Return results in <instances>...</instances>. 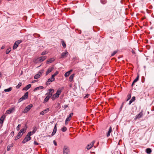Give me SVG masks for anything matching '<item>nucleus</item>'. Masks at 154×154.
I'll return each mask as SVG.
<instances>
[{
    "label": "nucleus",
    "instance_id": "obj_6",
    "mask_svg": "<svg viewBox=\"0 0 154 154\" xmlns=\"http://www.w3.org/2000/svg\"><path fill=\"white\" fill-rule=\"evenodd\" d=\"M143 116V113L142 112H140L139 114L137 115L134 118V120H136L137 119H139L142 117Z\"/></svg>",
    "mask_w": 154,
    "mask_h": 154
},
{
    "label": "nucleus",
    "instance_id": "obj_59",
    "mask_svg": "<svg viewBox=\"0 0 154 154\" xmlns=\"http://www.w3.org/2000/svg\"><path fill=\"white\" fill-rule=\"evenodd\" d=\"M14 131H12L11 132V135H14Z\"/></svg>",
    "mask_w": 154,
    "mask_h": 154
},
{
    "label": "nucleus",
    "instance_id": "obj_60",
    "mask_svg": "<svg viewBox=\"0 0 154 154\" xmlns=\"http://www.w3.org/2000/svg\"><path fill=\"white\" fill-rule=\"evenodd\" d=\"M67 106H68L66 105H64V107L65 108H66L67 107Z\"/></svg>",
    "mask_w": 154,
    "mask_h": 154
},
{
    "label": "nucleus",
    "instance_id": "obj_63",
    "mask_svg": "<svg viewBox=\"0 0 154 154\" xmlns=\"http://www.w3.org/2000/svg\"><path fill=\"white\" fill-rule=\"evenodd\" d=\"M132 53L133 54H135V52L134 51H132Z\"/></svg>",
    "mask_w": 154,
    "mask_h": 154
},
{
    "label": "nucleus",
    "instance_id": "obj_61",
    "mask_svg": "<svg viewBox=\"0 0 154 154\" xmlns=\"http://www.w3.org/2000/svg\"><path fill=\"white\" fill-rule=\"evenodd\" d=\"M4 48H5V46H2L1 47V49H4Z\"/></svg>",
    "mask_w": 154,
    "mask_h": 154
},
{
    "label": "nucleus",
    "instance_id": "obj_33",
    "mask_svg": "<svg viewBox=\"0 0 154 154\" xmlns=\"http://www.w3.org/2000/svg\"><path fill=\"white\" fill-rule=\"evenodd\" d=\"M18 45L16 43H15L14 44L13 47V49H14V50L15 49H16L17 48V47H18Z\"/></svg>",
    "mask_w": 154,
    "mask_h": 154
},
{
    "label": "nucleus",
    "instance_id": "obj_3",
    "mask_svg": "<svg viewBox=\"0 0 154 154\" xmlns=\"http://www.w3.org/2000/svg\"><path fill=\"white\" fill-rule=\"evenodd\" d=\"M32 104L28 105L24 109L23 112V113H25L27 112L32 107Z\"/></svg>",
    "mask_w": 154,
    "mask_h": 154
},
{
    "label": "nucleus",
    "instance_id": "obj_41",
    "mask_svg": "<svg viewBox=\"0 0 154 154\" xmlns=\"http://www.w3.org/2000/svg\"><path fill=\"white\" fill-rule=\"evenodd\" d=\"M22 41L21 40H18L15 42V43L19 45L20 44L21 42H22Z\"/></svg>",
    "mask_w": 154,
    "mask_h": 154
},
{
    "label": "nucleus",
    "instance_id": "obj_62",
    "mask_svg": "<svg viewBox=\"0 0 154 154\" xmlns=\"http://www.w3.org/2000/svg\"><path fill=\"white\" fill-rule=\"evenodd\" d=\"M72 86V84H71L69 85V87L70 88H71Z\"/></svg>",
    "mask_w": 154,
    "mask_h": 154
},
{
    "label": "nucleus",
    "instance_id": "obj_53",
    "mask_svg": "<svg viewBox=\"0 0 154 154\" xmlns=\"http://www.w3.org/2000/svg\"><path fill=\"white\" fill-rule=\"evenodd\" d=\"M36 35V36H37V37H40V35L39 34H33V35L34 36H35V35Z\"/></svg>",
    "mask_w": 154,
    "mask_h": 154
},
{
    "label": "nucleus",
    "instance_id": "obj_45",
    "mask_svg": "<svg viewBox=\"0 0 154 154\" xmlns=\"http://www.w3.org/2000/svg\"><path fill=\"white\" fill-rule=\"evenodd\" d=\"M21 126V125L20 124H19L17 126V131H18L20 129V128Z\"/></svg>",
    "mask_w": 154,
    "mask_h": 154
},
{
    "label": "nucleus",
    "instance_id": "obj_54",
    "mask_svg": "<svg viewBox=\"0 0 154 154\" xmlns=\"http://www.w3.org/2000/svg\"><path fill=\"white\" fill-rule=\"evenodd\" d=\"M90 95L89 94H87L86 95V96L84 97L85 98H87L88 97V96Z\"/></svg>",
    "mask_w": 154,
    "mask_h": 154
},
{
    "label": "nucleus",
    "instance_id": "obj_20",
    "mask_svg": "<svg viewBox=\"0 0 154 154\" xmlns=\"http://www.w3.org/2000/svg\"><path fill=\"white\" fill-rule=\"evenodd\" d=\"M31 87V84H29L27 85L26 87H24L23 89V90L27 91Z\"/></svg>",
    "mask_w": 154,
    "mask_h": 154
},
{
    "label": "nucleus",
    "instance_id": "obj_55",
    "mask_svg": "<svg viewBox=\"0 0 154 154\" xmlns=\"http://www.w3.org/2000/svg\"><path fill=\"white\" fill-rule=\"evenodd\" d=\"M47 53L46 52H43L42 53V55H45V54H46Z\"/></svg>",
    "mask_w": 154,
    "mask_h": 154
},
{
    "label": "nucleus",
    "instance_id": "obj_5",
    "mask_svg": "<svg viewBox=\"0 0 154 154\" xmlns=\"http://www.w3.org/2000/svg\"><path fill=\"white\" fill-rule=\"evenodd\" d=\"M94 143V141H92L91 143L87 145L86 148L88 150L90 149L93 146Z\"/></svg>",
    "mask_w": 154,
    "mask_h": 154
},
{
    "label": "nucleus",
    "instance_id": "obj_38",
    "mask_svg": "<svg viewBox=\"0 0 154 154\" xmlns=\"http://www.w3.org/2000/svg\"><path fill=\"white\" fill-rule=\"evenodd\" d=\"M22 85V83L19 82L18 84L16 86V88L17 89L19 88Z\"/></svg>",
    "mask_w": 154,
    "mask_h": 154
},
{
    "label": "nucleus",
    "instance_id": "obj_34",
    "mask_svg": "<svg viewBox=\"0 0 154 154\" xmlns=\"http://www.w3.org/2000/svg\"><path fill=\"white\" fill-rule=\"evenodd\" d=\"M4 119L5 118H3V116L1 117L0 119V123L2 124L3 123Z\"/></svg>",
    "mask_w": 154,
    "mask_h": 154
},
{
    "label": "nucleus",
    "instance_id": "obj_58",
    "mask_svg": "<svg viewBox=\"0 0 154 154\" xmlns=\"http://www.w3.org/2000/svg\"><path fill=\"white\" fill-rule=\"evenodd\" d=\"M43 70H40L39 72V73H40V75H41L42 74V73L43 72Z\"/></svg>",
    "mask_w": 154,
    "mask_h": 154
},
{
    "label": "nucleus",
    "instance_id": "obj_37",
    "mask_svg": "<svg viewBox=\"0 0 154 154\" xmlns=\"http://www.w3.org/2000/svg\"><path fill=\"white\" fill-rule=\"evenodd\" d=\"M11 51V48H9L7 49L6 51V54H8L10 51Z\"/></svg>",
    "mask_w": 154,
    "mask_h": 154
},
{
    "label": "nucleus",
    "instance_id": "obj_12",
    "mask_svg": "<svg viewBox=\"0 0 154 154\" xmlns=\"http://www.w3.org/2000/svg\"><path fill=\"white\" fill-rule=\"evenodd\" d=\"M64 89L63 87H62L61 88H59L57 91L56 92V94H57L58 95H59L61 94V92Z\"/></svg>",
    "mask_w": 154,
    "mask_h": 154
},
{
    "label": "nucleus",
    "instance_id": "obj_36",
    "mask_svg": "<svg viewBox=\"0 0 154 154\" xmlns=\"http://www.w3.org/2000/svg\"><path fill=\"white\" fill-rule=\"evenodd\" d=\"M61 130L63 132H65L66 131L67 128L66 127L64 126L61 128Z\"/></svg>",
    "mask_w": 154,
    "mask_h": 154
},
{
    "label": "nucleus",
    "instance_id": "obj_30",
    "mask_svg": "<svg viewBox=\"0 0 154 154\" xmlns=\"http://www.w3.org/2000/svg\"><path fill=\"white\" fill-rule=\"evenodd\" d=\"M33 62L34 63H40L39 61V57L35 59L34 60H33Z\"/></svg>",
    "mask_w": 154,
    "mask_h": 154
},
{
    "label": "nucleus",
    "instance_id": "obj_43",
    "mask_svg": "<svg viewBox=\"0 0 154 154\" xmlns=\"http://www.w3.org/2000/svg\"><path fill=\"white\" fill-rule=\"evenodd\" d=\"M71 119L69 118V117H67V118L66 119V121H65V123L66 124L67 122L68 121H69Z\"/></svg>",
    "mask_w": 154,
    "mask_h": 154
},
{
    "label": "nucleus",
    "instance_id": "obj_7",
    "mask_svg": "<svg viewBox=\"0 0 154 154\" xmlns=\"http://www.w3.org/2000/svg\"><path fill=\"white\" fill-rule=\"evenodd\" d=\"M68 52L66 51L65 52H63L61 55L60 58H63L66 57L68 55Z\"/></svg>",
    "mask_w": 154,
    "mask_h": 154
},
{
    "label": "nucleus",
    "instance_id": "obj_24",
    "mask_svg": "<svg viewBox=\"0 0 154 154\" xmlns=\"http://www.w3.org/2000/svg\"><path fill=\"white\" fill-rule=\"evenodd\" d=\"M75 76V74H72L69 77V81L70 82H71L72 81L74 77Z\"/></svg>",
    "mask_w": 154,
    "mask_h": 154
},
{
    "label": "nucleus",
    "instance_id": "obj_13",
    "mask_svg": "<svg viewBox=\"0 0 154 154\" xmlns=\"http://www.w3.org/2000/svg\"><path fill=\"white\" fill-rule=\"evenodd\" d=\"M49 111V109L47 108L46 109L44 110L43 111L41 112L40 113V114L42 115H43L45 114L47 112Z\"/></svg>",
    "mask_w": 154,
    "mask_h": 154
},
{
    "label": "nucleus",
    "instance_id": "obj_11",
    "mask_svg": "<svg viewBox=\"0 0 154 154\" xmlns=\"http://www.w3.org/2000/svg\"><path fill=\"white\" fill-rule=\"evenodd\" d=\"M139 74H137V77L134 80L132 84V85H131V86H133L134 85V84L137 82L139 80Z\"/></svg>",
    "mask_w": 154,
    "mask_h": 154
},
{
    "label": "nucleus",
    "instance_id": "obj_2",
    "mask_svg": "<svg viewBox=\"0 0 154 154\" xmlns=\"http://www.w3.org/2000/svg\"><path fill=\"white\" fill-rule=\"evenodd\" d=\"M70 153L69 148V146H64L63 147V154H69Z\"/></svg>",
    "mask_w": 154,
    "mask_h": 154
},
{
    "label": "nucleus",
    "instance_id": "obj_25",
    "mask_svg": "<svg viewBox=\"0 0 154 154\" xmlns=\"http://www.w3.org/2000/svg\"><path fill=\"white\" fill-rule=\"evenodd\" d=\"M48 91H49V92L46 93V95L50 94L51 93H52V94H53L54 91V89H49L48 90Z\"/></svg>",
    "mask_w": 154,
    "mask_h": 154
},
{
    "label": "nucleus",
    "instance_id": "obj_14",
    "mask_svg": "<svg viewBox=\"0 0 154 154\" xmlns=\"http://www.w3.org/2000/svg\"><path fill=\"white\" fill-rule=\"evenodd\" d=\"M47 58L46 56L40 57H39V62L41 63L44 61Z\"/></svg>",
    "mask_w": 154,
    "mask_h": 154
},
{
    "label": "nucleus",
    "instance_id": "obj_10",
    "mask_svg": "<svg viewBox=\"0 0 154 154\" xmlns=\"http://www.w3.org/2000/svg\"><path fill=\"white\" fill-rule=\"evenodd\" d=\"M112 127L111 126H110L106 134V136L107 137H108L110 136V133L112 132Z\"/></svg>",
    "mask_w": 154,
    "mask_h": 154
},
{
    "label": "nucleus",
    "instance_id": "obj_4",
    "mask_svg": "<svg viewBox=\"0 0 154 154\" xmlns=\"http://www.w3.org/2000/svg\"><path fill=\"white\" fill-rule=\"evenodd\" d=\"M55 80V78H52V76H51V77L49 79L48 81L46 83V85H49L50 84V82L54 81Z\"/></svg>",
    "mask_w": 154,
    "mask_h": 154
},
{
    "label": "nucleus",
    "instance_id": "obj_23",
    "mask_svg": "<svg viewBox=\"0 0 154 154\" xmlns=\"http://www.w3.org/2000/svg\"><path fill=\"white\" fill-rule=\"evenodd\" d=\"M152 150L150 148H147L146 149V152L147 153L150 154L152 152Z\"/></svg>",
    "mask_w": 154,
    "mask_h": 154
},
{
    "label": "nucleus",
    "instance_id": "obj_15",
    "mask_svg": "<svg viewBox=\"0 0 154 154\" xmlns=\"http://www.w3.org/2000/svg\"><path fill=\"white\" fill-rule=\"evenodd\" d=\"M57 131V124L55 125L54 129L51 135L52 136L54 135L56 133Z\"/></svg>",
    "mask_w": 154,
    "mask_h": 154
},
{
    "label": "nucleus",
    "instance_id": "obj_56",
    "mask_svg": "<svg viewBox=\"0 0 154 154\" xmlns=\"http://www.w3.org/2000/svg\"><path fill=\"white\" fill-rule=\"evenodd\" d=\"M34 144L36 145H38V143L35 141L34 142Z\"/></svg>",
    "mask_w": 154,
    "mask_h": 154
},
{
    "label": "nucleus",
    "instance_id": "obj_46",
    "mask_svg": "<svg viewBox=\"0 0 154 154\" xmlns=\"http://www.w3.org/2000/svg\"><path fill=\"white\" fill-rule=\"evenodd\" d=\"M131 94H129L128 95L127 101L128 100L131 98Z\"/></svg>",
    "mask_w": 154,
    "mask_h": 154
},
{
    "label": "nucleus",
    "instance_id": "obj_42",
    "mask_svg": "<svg viewBox=\"0 0 154 154\" xmlns=\"http://www.w3.org/2000/svg\"><path fill=\"white\" fill-rule=\"evenodd\" d=\"M34 129L33 130V131H32V132L33 133H35V132L37 130V128L36 126H34L33 127Z\"/></svg>",
    "mask_w": 154,
    "mask_h": 154
},
{
    "label": "nucleus",
    "instance_id": "obj_52",
    "mask_svg": "<svg viewBox=\"0 0 154 154\" xmlns=\"http://www.w3.org/2000/svg\"><path fill=\"white\" fill-rule=\"evenodd\" d=\"M53 143H54V145L55 146H57V143L56 142V141L55 140H54L53 141Z\"/></svg>",
    "mask_w": 154,
    "mask_h": 154
},
{
    "label": "nucleus",
    "instance_id": "obj_48",
    "mask_svg": "<svg viewBox=\"0 0 154 154\" xmlns=\"http://www.w3.org/2000/svg\"><path fill=\"white\" fill-rule=\"evenodd\" d=\"M24 100L23 98L21 97L18 100V103H20L21 102L22 100Z\"/></svg>",
    "mask_w": 154,
    "mask_h": 154
},
{
    "label": "nucleus",
    "instance_id": "obj_32",
    "mask_svg": "<svg viewBox=\"0 0 154 154\" xmlns=\"http://www.w3.org/2000/svg\"><path fill=\"white\" fill-rule=\"evenodd\" d=\"M59 73V72L58 71H56L54 74L52 75L51 76L52 77V78H54V77L57 75Z\"/></svg>",
    "mask_w": 154,
    "mask_h": 154
},
{
    "label": "nucleus",
    "instance_id": "obj_51",
    "mask_svg": "<svg viewBox=\"0 0 154 154\" xmlns=\"http://www.w3.org/2000/svg\"><path fill=\"white\" fill-rule=\"evenodd\" d=\"M52 95V93H51L50 94H48L47 95V96L49 98H50Z\"/></svg>",
    "mask_w": 154,
    "mask_h": 154
},
{
    "label": "nucleus",
    "instance_id": "obj_17",
    "mask_svg": "<svg viewBox=\"0 0 154 154\" xmlns=\"http://www.w3.org/2000/svg\"><path fill=\"white\" fill-rule=\"evenodd\" d=\"M23 134H20L19 132L18 133L16 137L15 138V140H16L20 138L22 136Z\"/></svg>",
    "mask_w": 154,
    "mask_h": 154
},
{
    "label": "nucleus",
    "instance_id": "obj_29",
    "mask_svg": "<svg viewBox=\"0 0 154 154\" xmlns=\"http://www.w3.org/2000/svg\"><path fill=\"white\" fill-rule=\"evenodd\" d=\"M49 98H50L48 96H47L44 99L43 103H45L48 102Z\"/></svg>",
    "mask_w": 154,
    "mask_h": 154
},
{
    "label": "nucleus",
    "instance_id": "obj_22",
    "mask_svg": "<svg viewBox=\"0 0 154 154\" xmlns=\"http://www.w3.org/2000/svg\"><path fill=\"white\" fill-rule=\"evenodd\" d=\"M135 99L136 98L135 97H133L130 100L129 104L130 105L135 100Z\"/></svg>",
    "mask_w": 154,
    "mask_h": 154
},
{
    "label": "nucleus",
    "instance_id": "obj_18",
    "mask_svg": "<svg viewBox=\"0 0 154 154\" xmlns=\"http://www.w3.org/2000/svg\"><path fill=\"white\" fill-rule=\"evenodd\" d=\"M55 59L53 58H51L47 61V63H49L54 61Z\"/></svg>",
    "mask_w": 154,
    "mask_h": 154
},
{
    "label": "nucleus",
    "instance_id": "obj_50",
    "mask_svg": "<svg viewBox=\"0 0 154 154\" xmlns=\"http://www.w3.org/2000/svg\"><path fill=\"white\" fill-rule=\"evenodd\" d=\"M124 104V102H123L122 103V104L121 106V107H120V110H122V107H123Z\"/></svg>",
    "mask_w": 154,
    "mask_h": 154
},
{
    "label": "nucleus",
    "instance_id": "obj_47",
    "mask_svg": "<svg viewBox=\"0 0 154 154\" xmlns=\"http://www.w3.org/2000/svg\"><path fill=\"white\" fill-rule=\"evenodd\" d=\"M117 52V51H114L112 54H111V56H114Z\"/></svg>",
    "mask_w": 154,
    "mask_h": 154
},
{
    "label": "nucleus",
    "instance_id": "obj_64",
    "mask_svg": "<svg viewBox=\"0 0 154 154\" xmlns=\"http://www.w3.org/2000/svg\"><path fill=\"white\" fill-rule=\"evenodd\" d=\"M2 76V74L0 72V77H1Z\"/></svg>",
    "mask_w": 154,
    "mask_h": 154
},
{
    "label": "nucleus",
    "instance_id": "obj_39",
    "mask_svg": "<svg viewBox=\"0 0 154 154\" xmlns=\"http://www.w3.org/2000/svg\"><path fill=\"white\" fill-rule=\"evenodd\" d=\"M13 146L12 145H11L10 146H8L7 147V150L8 151H9L10 150L11 148Z\"/></svg>",
    "mask_w": 154,
    "mask_h": 154
},
{
    "label": "nucleus",
    "instance_id": "obj_44",
    "mask_svg": "<svg viewBox=\"0 0 154 154\" xmlns=\"http://www.w3.org/2000/svg\"><path fill=\"white\" fill-rule=\"evenodd\" d=\"M53 96L54 97H55L56 98H58V97H59V96L58 95L56 94V93H55V94H54Z\"/></svg>",
    "mask_w": 154,
    "mask_h": 154
},
{
    "label": "nucleus",
    "instance_id": "obj_40",
    "mask_svg": "<svg viewBox=\"0 0 154 154\" xmlns=\"http://www.w3.org/2000/svg\"><path fill=\"white\" fill-rule=\"evenodd\" d=\"M101 3L103 4H105L106 3V0H100Z\"/></svg>",
    "mask_w": 154,
    "mask_h": 154
},
{
    "label": "nucleus",
    "instance_id": "obj_57",
    "mask_svg": "<svg viewBox=\"0 0 154 154\" xmlns=\"http://www.w3.org/2000/svg\"><path fill=\"white\" fill-rule=\"evenodd\" d=\"M56 98L54 97L53 95L52 97V99L53 100H54Z\"/></svg>",
    "mask_w": 154,
    "mask_h": 154
},
{
    "label": "nucleus",
    "instance_id": "obj_35",
    "mask_svg": "<svg viewBox=\"0 0 154 154\" xmlns=\"http://www.w3.org/2000/svg\"><path fill=\"white\" fill-rule=\"evenodd\" d=\"M12 90V88L10 87L4 90V91L5 92H9Z\"/></svg>",
    "mask_w": 154,
    "mask_h": 154
},
{
    "label": "nucleus",
    "instance_id": "obj_9",
    "mask_svg": "<svg viewBox=\"0 0 154 154\" xmlns=\"http://www.w3.org/2000/svg\"><path fill=\"white\" fill-rule=\"evenodd\" d=\"M15 110V107H13L10 109H9L7 110L6 112V113L10 114L13 111Z\"/></svg>",
    "mask_w": 154,
    "mask_h": 154
},
{
    "label": "nucleus",
    "instance_id": "obj_21",
    "mask_svg": "<svg viewBox=\"0 0 154 154\" xmlns=\"http://www.w3.org/2000/svg\"><path fill=\"white\" fill-rule=\"evenodd\" d=\"M72 71V69H71L69 71L66 72L64 74V76L65 77H67L70 74L71 72Z\"/></svg>",
    "mask_w": 154,
    "mask_h": 154
},
{
    "label": "nucleus",
    "instance_id": "obj_26",
    "mask_svg": "<svg viewBox=\"0 0 154 154\" xmlns=\"http://www.w3.org/2000/svg\"><path fill=\"white\" fill-rule=\"evenodd\" d=\"M61 42L63 47L64 48H65L66 47V45L65 42L63 40L61 41Z\"/></svg>",
    "mask_w": 154,
    "mask_h": 154
},
{
    "label": "nucleus",
    "instance_id": "obj_27",
    "mask_svg": "<svg viewBox=\"0 0 154 154\" xmlns=\"http://www.w3.org/2000/svg\"><path fill=\"white\" fill-rule=\"evenodd\" d=\"M117 42V43H120L121 40V37L120 35L119 37L116 38Z\"/></svg>",
    "mask_w": 154,
    "mask_h": 154
},
{
    "label": "nucleus",
    "instance_id": "obj_31",
    "mask_svg": "<svg viewBox=\"0 0 154 154\" xmlns=\"http://www.w3.org/2000/svg\"><path fill=\"white\" fill-rule=\"evenodd\" d=\"M41 76L40 75L38 74L35 75L34 77V78L35 79H37L39 78Z\"/></svg>",
    "mask_w": 154,
    "mask_h": 154
},
{
    "label": "nucleus",
    "instance_id": "obj_16",
    "mask_svg": "<svg viewBox=\"0 0 154 154\" xmlns=\"http://www.w3.org/2000/svg\"><path fill=\"white\" fill-rule=\"evenodd\" d=\"M28 92H26L24 94L22 97L23 98L24 100H26L28 98Z\"/></svg>",
    "mask_w": 154,
    "mask_h": 154
},
{
    "label": "nucleus",
    "instance_id": "obj_28",
    "mask_svg": "<svg viewBox=\"0 0 154 154\" xmlns=\"http://www.w3.org/2000/svg\"><path fill=\"white\" fill-rule=\"evenodd\" d=\"M26 131V129H24V128H22L20 130L19 133H20V134H23V133H24Z\"/></svg>",
    "mask_w": 154,
    "mask_h": 154
},
{
    "label": "nucleus",
    "instance_id": "obj_1",
    "mask_svg": "<svg viewBox=\"0 0 154 154\" xmlns=\"http://www.w3.org/2000/svg\"><path fill=\"white\" fill-rule=\"evenodd\" d=\"M31 135V132H28L27 135L25 137L24 139L22 141L23 143H25L29 141L31 139L30 136Z\"/></svg>",
    "mask_w": 154,
    "mask_h": 154
},
{
    "label": "nucleus",
    "instance_id": "obj_8",
    "mask_svg": "<svg viewBox=\"0 0 154 154\" xmlns=\"http://www.w3.org/2000/svg\"><path fill=\"white\" fill-rule=\"evenodd\" d=\"M54 68L53 67H50L48 69L46 73V75H47L53 70Z\"/></svg>",
    "mask_w": 154,
    "mask_h": 154
},
{
    "label": "nucleus",
    "instance_id": "obj_19",
    "mask_svg": "<svg viewBox=\"0 0 154 154\" xmlns=\"http://www.w3.org/2000/svg\"><path fill=\"white\" fill-rule=\"evenodd\" d=\"M44 88V87L42 86H40L38 87H37L35 88H34L33 90V91L35 92L37 90H39V89H43Z\"/></svg>",
    "mask_w": 154,
    "mask_h": 154
},
{
    "label": "nucleus",
    "instance_id": "obj_49",
    "mask_svg": "<svg viewBox=\"0 0 154 154\" xmlns=\"http://www.w3.org/2000/svg\"><path fill=\"white\" fill-rule=\"evenodd\" d=\"M73 115V113L72 112L70 113L69 115V116L68 117H69L70 119V118L72 117V116Z\"/></svg>",
    "mask_w": 154,
    "mask_h": 154
}]
</instances>
